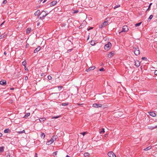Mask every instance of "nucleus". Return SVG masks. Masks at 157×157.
Returning <instances> with one entry per match:
<instances>
[{"label":"nucleus","mask_w":157,"mask_h":157,"mask_svg":"<svg viewBox=\"0 0 157 157\" xmlns=\"http://www.w3.org/2000/svg\"><path fill=\"white\" fill-rule=\"evenodd\" d=\"M151 146H148V147H146V148L144 149V151H147V150L151 149Z\"/></svg>","instance_id":"nucleus-20"},{"label":"nucleus","mask_w":157,"mask_h":157,"mask_svg":"<svg viewBox=\"0 0 157 157\" xmlns=\"http://www.w3.org/2000/svg\"><path fill=\"white\" fill-rule=\"evenodd\" d=\"M141 22L137 23L135 24V26L136 27L139 26L141 25Z\"/></svg>","instance_id":"nucleus-33"},{"label":"nucleus","mask_w":157,"mask_h":157,"mask_svg":"<svg viewBox=\"0 0 157 157\" xmlns=\"http://www.w3.org/2000/svg\"><path fill=\"white\" fill-rule=\"evenodd\" d=\"M31 29L30 28H28L26 30V33H29L31 31Z\"/></svg>","instance_id":"nucleus-18"},{"label":"nucleus","mask_w":157,"mask_h":157,"mask_svg":"<svg viewBox=\"0 0 157 157\" xmlns=\"http://www.w3.org/2000/svg\"><path fill=\"white\" fill-rule=\"evenodd\" d=\"M133 48L134 50V53L135 54L136 56L139 55L140 54V51L139 48L138 47L134 48Z\"/></svg>","instance_id":"nucleus-5"},{"label":"nucleus","mask_w":157,"mask_h":157,"mask_svg":"<svg viewBox=\"0 0 157 157\" xmlns=\"http://www.w3.org/2000/svg\"><path fill=\"white\" fill-rule=\"evenodd\" d=\"M90 43L91 45L92 46L94 45L95 44V42L94 41H91L90 42Z\"/></svg>","instance_id":"nucleus-25"},{"label":"nucleus","mask_w":157,"mask_h":157,"mask_svg":"<svg viewBox=\"0 0 157 157\" xmlns=\"http://www.w3.org/2000/svg\"><path fill=\"white\" fill-rule=\"evenodd\" d=\"M4 54L5 55H6V52H5L4 53Z\"/></svg>","instance_id":"nucleus-60"},{"label":"nucleus","mask_w":157,"mask_h":157,"mask_svg":"<svg viewBox=\"0 0 157 157\" xmlns=\"http://www.w3.org/2000/svg\"><path fill=\"white\" fill-rule=\"evenodd\" d=\"M102 105L101 104H98L97 103L94 104L93 105V107L94 108H99L101 107Z\"/></svg>","instance_id":"nucleus-8"},{"label":"nucleus","mask_w":157,"mask_h":157,"mask_svg":"<svg viewBox=\"0 0 157 157\" xmlns=\"http://www.w3.org/2000/svg\"><path fill=\"white\" fill-rule=\"evenodd\" d=\"M152 4V3H150V4H149V6H148V8L147 9V10H146V12H147V10H149V8H150V7H151V5Z\"/></svg>","instance_id":"nucleus-35"},{"label":"nucleus","mask_w":157,"mask_h":157,"mask_svg":"<svg viewBox=\"0 0 157 157\" xmlns=\"http://www.w3.org/2000/svg\"><path fill=\"white\" fill-rule=\"evenodd\" d=\"M108 25V22L106 21H105L103 23L99 25V28L100 29H102L104 28L105 26Z\"/></svg>","instance_id":"nucleus-6"},{"label":"nucleus","mask_w":157,"mask_h":157,"mask_svg":"<svg viewBox=\"0 0 157 157\" xmlns=\"http://www.w3.org/2000/svg\"><path fill=\"white\" fill-rule=\"evenodd\" d=\"M48 78L49 80H51L52 78V77L51 76L49 75L48 76Z\"/></svg>","instance_id":"nucleus-42"},{"label":"nucleus","mask_w":157,"mask_h":157,"mask_svg":"<svg viewBox=\"0 0 157 157\" xmlns=\"http://www.w3.org/2000/svg\"><path fill=\"white\" fill-rule=\"evenodd\" d=\"M148 113L152 117H155L156 116V113L153 112H150Z\"/></svg>","instance_id":"nucleus-9"},{"label":"nucleus","mask_w":157,"mask_h":157,"mask_svg":"<svg viewBox=\"0 0 157 157\" xmlns=\"http://www.w3.org/2000/svg\"><path fill=\"white\" fill-rule=\"evenodd\" d=\"M10 155L9 154H7L6 155V157H10Z\"/></svg>","instance_id":"nucleus-51"},{"label":"nucleus","mask_w":157,"mask_h":157,"mask_svg":"<svg viewBox=\"0 0 157 157\" xmlns=\"http://www.w3.org/2000/svg\"><path fill=\"white\" fill-rule=\"evenodd\" d=\"M28 79V77H27V76H26L25 77V80H27Z\"/></svg>","instance_id":"nucleus-52"},{"label":"nucleus","mask_w":157,"mask_h":157,"mask_svg":"<svg viewBox=\"0 0 157 157\" xmlns=\"http://www.w3.org/2000/svg\"><path fill=\"white\" fill-rule=\"evenodd\" d=\"M79 29H81L82 28V25L81 24L79 27Z\"/></svg>","instance_id":"nucleus-49"},{"label":"nucleus","mask_w":157,"mask_h":157,"mask_svg":"<svg viewBox=\"0 0 157 157\" xmlns=\"http://www.w3.org/2000/svg\"><path fill=\"white\" fill-rule=\"evenodd\" d=\"M4 147H0V152H2L4 151Z\"/></svg>","instance_id":"nucleus-22"},{"label":"nucleus","mask_w":157,"mask_h":157,"mask_svg":"<svg viewBox=\"0 0 157 157\" xmlns=\"http://www.w3.org/2000/svg\"><path fill=\"white\" fill-rule=\"evenodd\" d=\"M14 89V88H10V90H13Z\"/></svg>","instance_id":"nucleus-59"},{"label":"nucleus","mask_w":157,"mask_h":157,"mask_svg":"<svg viewBox=\"0 0 157 157\" xmlns=\"http://www.w3.org/2000/svg\"><path fill=\"white\" fill-rule=\"evenodd\" d=\"M35 157H37V154L36 153L35 154Z\"/></svg>","instance_id":"nucleus-57"},{"label":"nucleus","mask_w":157,"mask_h":157,"mask_svg":"<svg viewBox=\"0 0 157 157\" xmlns=\"http://www.w3.org/2000/svg\"><path fill=\"white\" fill-rule=\"evenodd\" d=\"M46 2V1L44 0L43 2V3H44L45 2Z\"/></svg>","instance_id":"nucleus-62"},{"label":"nucleus","mask_w":157,"mask_h":157,"mask_svg":"<svg viewBox=\"0 0 157 157\" xmlns=\"http://www.w3.org/2000/svg\"><path fill=\"white\" fill-rule=\"evenodd\" d=\"M111 44L110 42H108L107 44H105L104 47V49L105 50H109L111 48Z\"/></svg>","instance_id":"nucleus-3"},{"label":"nucleus","mask_w":157,"mask_h":157,"mask_svg":"<svg viewBox=\"0 0 157 157\" xmlns=\"http://www.w3.org/2000/svg\"><path fill=\"white\" fill-rule=\"evenodd\" d=\"M25 70H28V69L27 68H26V67H25Z\"/></svg>","instance_id":"nucleus-58"},{"label":"nucleus","mask_w":157,"mask_h":157,"mask_svg":"<svg viewBox=\"0 0 157 157\" xmlns=\"http://www.w3.org/2000/svg\"><path fill=\"white\" fill-rule=\"evenodd\" d=\"M57 152H58L57 151H56L54 152L53 153V155L54 156H55L56 155H57Z\"/></svg>","instance_id":"nucleus-32"},{"label":"nucleus","mask_w":157,"mask_h":157,"mask_svg":"<svg viewBox=\"0 0 157 157\" xmlns=\"http://www.w3.org/2000/svg\"><path fill=\"white\" fill-rule=\"evenodd\" d=\"M48 14L46 13V11H43L41 13L39 16L40 18L42 19L43 18L45 17Z\"/></svg>","instance_id":"nucleus-2"},{"label":"nucleus","mask_w":157,"mask_h":157,"mask_svg":"<svg viewBox=\"0 0 157 157\" xmlns=\"http://www.w3.org/2000/svg\"><path fill=\"white\" fill-rule=\"evenodd\" d=\"M154 74L155 75H157V70H155V71Z\"/></svg>","instance_id":"nucleus-44"},{"label":"nucleus","mask_w":157,"mask_h":157,"mask_svg":"<svg viewBox=\"0 0 157 157\" xmlns=\"http://www.w3.org/2000/svg\"><path fill=\"white\" fill-rule=\"evenodd\" d=\"M86 132H83L82 133H81V134H82L83 136H84L86 133Z\"/></svg>","instance_id":"nucleus-45"},{"label":"nucleus","mask_w":157,"mask_h":157,"mask_svg":"<svg viewBox=\"0 0 157 157\" xmlns=\"http://www.w3.org/2000/svg\"><path fill=\"white\" fill-rule=\"evenodd\" d=\"M25 132V131L24 130H23L21 131H19L18 132V133L19 134H21L22 133H24Z\"/></svg>","instance_id":"nucleus-31"},{"label":"nucleus","mask_w":157,"mask_h":157,"mask_svg":"<svg viewBox=\"0 0 157 157\" xmlns=\"http://www.w3.org/2000/svg\"><path fill=\"white\" fill-rule=\"evenodd\" d=\"M114 55V52H109L107 55L108 57L109 58H111Z\"/></svg>","instance_id":"nucleus-10"},{"label":"nucleus","mask_w":157,"mask_h":157,"mask_svg":"<svg viewBox=\"0 0 157 157\" xmlns=\"http://www.w3.org/2000/svg\"><path fill=\"white\" fill-rule=\"evenodd\" d=\"M10 130L9 128L6 129L4 130V132L5 133H8L9 132Z\"/></svg>","instance_id":"nucleus-21"},{"label":"nucleus","mask_w":157,"mask_h":157,"mask_svg":"<svg viewBox=\"0 0 157 157\" xmlns=\"http://www.w3.org/2000/svg\"><path fill=\"white\" fill-rule=\"evenodd\" d=\"M135 65L136 67H138L140 66V63L139 61L136 60V61H135Z\"/></svg>","instance_id":"nucleus-12"},{"label":"nucleus","mask_w":157,"mask_h":157,"mask_svg":"<svg viewBox=\"0 0 157 157\" xmlns=\"http://www.w3.org/2000/svg\"><path fill=\"white\" fill-rule=\"evenodd\" d=\"M157 127V125H156L155 126H154L153 128H155Z\"/></svg>","instance_id":"nucleus-55"},{"label":"nucleus","mask_w":157,"mask_h":157,"mask_svg":"<svg viewBox=\"0 0 157 157\" xmlns=\"http://www.w3.org/2000/svg\"><path fill=\"white\" fill-rule=\"evenodd\" d=\"M40 13V10H37L34 13L36 16H38Z\"/></svg>","instance_id":"nucleus-17"},{"label":"nucleus","mask_w":157,"mask_h":157,"mask_svg":"<svg viewBox=\"0 0 157 157\" xmlns=\"http://www.w3.org/2000/svg\"><path fill=\"white\" fill-rule=\"evenodd\" d=\"M45 120L46 118L45 117H43L40 118L39 120L40 122L43 123Z\"/></svg>","instance_id":"nucleus-16"},{"label":"nucleus","mask_w":157,"mask_h":157,"mask_svg":"<svg viewBox=\"0 0 157 157\" xmlns=\"http://www.w3.org/2000/svg\"><path fill=\"white\" fill-rule=\"evenodd\" d=\"M7 2V1L6 0H4L3 1L2 3L3 4H6Z\"/></svg>","instance_id":"nucleus-41"},{"label":"nucleus","mask_w":157,"mask_h":157,"mask_svg":"<svg viewBox=\"0 0 157 157\" xmlns=\"http://www.w3.org/2000/svg\"><path fill=\"white\" fill-rule=\"evenodd\" d=\"M96 67L95 66H92V67H90L86 71H90L91 70H93Z\"/></svg>","instance_id":"nucleus-13"},{"label":"nucleus","mask_w":157,"mask_h":157,"mask_svg":"<svg viewBox=\"0 0 157 157\" xmlns=\"http://www.w3.org/2000/svg\"><path fill=\"white\" fill-rule=\"evenodd\" d=\"M58 89H61L63 88V86H58Z\"/></svg>","instance_id":"nucleus-46"},{"label":"nucleus","mask_w":157,"mask_h":157,"mask_svg":"<svg viewBox=\"0 0 157 157\" xmlns=\"http://www.w3.org/2000/svg\"><path fill=\"white\" fill-rule=\"evenodd\" d=\"M6 36V35L4 34H2L0 36V39H2L3 38H5Z\"/></svg>","instance_id":"nucleus-27"},{"label":"nucleus","mask_w":157,"mask_h":157,"mask_svg":"<svg viewBox=\"0 0 157 157\" xmlns=\"http://www.w3.org/2000/svg\"><path fill=\"white\" fill-rule=\"evenodd\" d=\"M93 29V27H91L90 28H88L87 29V30L88 31H89L90 30V29Z\"/></svg>","instance_id":"nucleus-47"},{"label":"nucleus","mask_w":157,"mask_h":157,"mask_svg":"<svg viewBox=\"0 0 157 157\" xmlns=\"http://www.w3.org/2000/svg\"><path fill=\"white\" fill-rule=\"evenodd\" d=\"M72 49H69V50H68V51H71Z\"/></svg>","instance_id":"nucleus-63"},{"label":"nucleus","mask_w":157,"mask_h":157,"mask_svg":"<svg viewBox=\"0 0 157 157\" xmlns=\"http://www.w3.org/2000/svg\"><path fill=\"white\" fill-rule=\"evenodd\" d=\"M6 82L5 80L1 81L0 84L2 85H5L6 84Z\"/></svg>","instance_id":"nucleus-15"},{"label":"nucleus","mask_w":157,"mask_h":157,"mask_svg":"<svg viewBox=\"0 0 157 157\" xmlns=\"http://www.w3.org/2000/svg\"><path fill=\"white\" fill-rule=\"evenodd\" d=\"M153 17V16L152 15H150V16L149 17L148 19L150 20Z\"/></svg>","instance_id":"nucleus-34"},{"label":"nucleus","mask_w":157,"mask_h":157,"mask_svg":"<svg viewBox=\"0 0 157 157\" xmlns=\"http://www.w3.org/2000/svg\"><path fill=\"white\" fill-rule=\"evenodd\" d=\"M142 59L144 60H146L147 59L145 57H143L142 58Z\"/></svg>","instance_id":"nucleus-40"},{"label":"nucleus","mask_w":157,"mask_h":157,"mask_svg":"<svg viewBox=\"0 0 157 157\" xmlns=\"http://www.w3.org/2000/svg\"><path fill=\"white\" fill-rule=\"evenodd\" d=\"M108 155L109 157H116V156L112 151H109L108 153Z\"/></svg>","instance_id":"nucleus-7"},{"label":"nucleus","mask_w":157,"mask_h":157,"mask_svg":"<svg viewBox=\"0 0 157 157\" xmlns=\"http://www.w3.org/2000/svg\"><path fill=\"white\" fill-rule=\"evenodd\" d=\"M68 104H69V103L67 102V103H62V104L61 105L62 106H66V105H68Z\"/></svg>","instance_id":"nucleus-28"},{"label":"nucleus","mask_w":157,"mask_h":157,"mask_svg":"<svg viewBox=\"0 0 157 157\" xmlns=\"http://www.w3.org/2000/svg\"><path fill=\"white\" fill-rule=\"evenodd\" d=\"M2 134L1 133H0V137H2Z\"/></svg>","instance_id":"nucleus-56"},{"label":"nucleus","mask_w":157,"mask_h":157,"mask_svg":"<svg viewBox=\"0 0 157 157\" xmlns=\"http://www.w3.org/2000/svg\"><path fill=\"white\" fill-rule=\"evenodd\" d=\"M5 21H4L0 25L1 26H2V25L5 22Z\"/></svg>","instance_id":"nucleus-50"},{"label":"nucleus","mask_w":157,"mask_h":157,"mask_svg":"<svg viewBox=\"0 0 157 157\" xmlns=\"http://www.w3.org/2000/svg\"><path fill=\"white\" fill-rule=\"evenodd\" d=\"M30 115V113H26L24 117L25 118H26L29 116Z\"/></svg>","instance_id":"nucleus-19"},{"label":"nucleus","mask_w":157,"mask_h":157,"mask_svg":"<svg viewBox=\"0 0 157 157\" xmlns=\"http://www.w3.org/2000/svg\"><path fill=\"white\" fill-rule=\"evenodd\" d=\"M105 132V129L104 128H102L101 129V130L99 132L100 133H104Z\"/></svg>","instance_id":"nucleus-30"},{"label":"nucleus","mask_w":157,"mask_h":157,"mask_svg":"<svg viewBox=\"0 0 157 157\" xmlns=\"http://www.w3.org/2000/svg\"><path fill=\"white\" fill-rule=\"evenodd\" d=\"M83 105L82 103H78V105Z\"/></svg>","instance_id":"nucleus-53"},{"label":"nucleus","mask_w":157,"mask_h":157,"mask_svg":"<svg viewBox=\"0 0 157 157\" xmlns=\"http://www.w3.org/2000/svg\"><path fill=\"white\" fill-rule=\"evenodd\" d=\"M99 71H104V69L103 68H101L100 69Z\"/></svg>","instance_id":"nucleus-43"},{"label":"nucleus","mask_w":157,"mask_h":157,"mask_svg":"<svg viewBox=\"0 0 157 157\" xmlns=\"http://www.w3.org/2000/svg\"><path fill=\"white\" fill-rule=\"evenodd\" d=\"M26 61H24L23 62H22V64L23 66H25H25L26 65Z\"/></svg>","instance_id":"nucleus-29"},{"label":"nucleus","mask_w":157,"mask_h":157,"mask_svg":"<svg viewBox=\"0 0 157 157\" xmlns=\"http://www.w3.org/2000/svg\"><path fill=\"white\" fill-rule=\"evenodd\" d=\"M72 10L73 11L72 13L73 14L77 13L78 12V10Z\"/></svg>","instance_id":"nucleus-23"},{"label":"nucleus","mask_w":157,"mask_h":157,"mask_svg":"<svg viewBox=\"0 0 157 157\" xmlns=\"http://www.w3.org/2000/svg\"><path fill=\"white\" fill-rule=\"evenodd\" d=\"M50 96L53 99H56L59 97V94L57 93H52L50 94Z\"/></svg>","instance_id":"nucleus-1"},{"label":"nucleus","mask_w":157,"mask_h":157,"mask_svg":"<svg viewBox=\"0 0 157 157\" xmlns=\"http://www.w3.org/2000/svg\"><path fill=\"white\" fill-rule=\"evenodd\" d=\"M52 143L50 142V141L49 140V141H48L46 143V144L47 145H49L50 144H51Z\"/></svg>","instance_id":"nucleus-36"},{"label":"nucleus","mask_w":157,"mask_h":157,"mask_svg":"<svg viewBox=\"0 0 157 157\" xmlns=\"http://www.w3.org/2000/svg\"><path fill=\"white\" fill-rule=\"evenodd\" d=\"M40 136L42 138L44 139L45 137V134L44 133H42L41 134Z\"/></svg>","instance_id":"nucleus-24"},{"label":"nucleus","mask_w":157,"mask_h":157,"mask_svg":"<svg viewBox=\"0 0 157 157\" xmlns=\"http://www.w3.org/2000/svg\"><path fill=\"white\" fill-rule=\"evenodd\" d=\"M128 30V28L127 26L124 25L123 27L122 30L119 32V33H120L122 32H126Z\"/></svg>","instance_id":"nucleus-4"},{"label":"nucleus","mask_w":157,"mask_h":157,"mask_svg":"<svg viewBox=\"0 0 157 157\" xmlns=\"http://www.w3.org/2000/svg\"><path fill=\"white\" fill-rule=\"evenodd\" d=\"M56 136H53L52 138L53 139V140L54 141L56 140Z\"/></svg>","instance_id":"nucleus-37"},{"label":"nucleus","mask_w":157,"mask_h":157,"mask_svg":"<svg viewBox=\"0 0 157 157\" xmlns=\"http://www.w3.org/2000/svg\"><path fill=\"white\" fill-rule=\"evenodd\" d=\"M57 1H53L50 3V6H54V5H56V3H57Z\"/></svg>","instance_id":"nucleus-14"},{"label":"nucleus","mask_w":157,"mask_h":157,"mask_svg":"<svg viewBox=\"0 0 157 157\" xmlns=\"http://www.w3.org/2000/svg\"><path fill=\"white\" fill-rule=\"evenodd\" d=\"M89 36H88V37L87 38V40H88L89 39Z\"/></svg>","instance_id":"nucleus-61"},{"label":"nucleus","mask_w":157,"mask_h":157,"mask_svg":"<svg viewBox=\"0 0 157 157\" xmlns=\"http://www.w3.org/2000/svg\"><path fill=\"white\" fill-rule=\"evenodd\" d=\"M66 157H70L69 156H68V155H67L66 156Z\"/></svg>","instance_id":"nucleus-64"},{"label":"nucleus","mask_w":157,"mask_h":157,"mask_svg":"<svg viewBox=\"0 0 157 157\" xmlns=\"http://www.w3.org/2000/svg\"><path fill=\"white\" fill-rule=\"evenodd\" d=\"M120 5H116V6H115L114 7V9H115L118 7H120Z\"/></svg>","instance_id":"nucleus-38"},{"label":"nucleus","mask_w":157,"mask_h":157,"mask_svg":"<svg viewBox=\"0 0 157 157\" xmlns=\"http://www.w3.org/2000/svg\"><path fill=\"white\" fill-rule=\"evenodd\" d=\"M89 155V154L88 152H85L84 154V155L85 157L88 156Z\"/></svg>","instance_id":"nucleus-26"},{"label":"nucleus","mask_w":157,"mask_h":157,"mask_svg":"<svg viewBox=\"0 0 157 157\" xmlns=\"http://www.w3.org/2000/svg\"><path fill=\"white\" fill-rule=\"evenodd\" d=\"M58 117H53L52 118H57Z\"/></svg>","instance_id":"nucleus-54"},{"label":"nucleus","mask_w":157,"mask_h":157,"mask_svg":"<svg viewBox=\"0 0 157 157\" xmlns=\"http://www.w3.org/2000/svg\"><path fill=\"white\" fill-rule=\"evenodd\" d=\"M153 127H154V126H151V127H150V128H149V129H151V130H152V129H154V128H153Z\"/></svg>","instance_id":"nucleus-48"},{"label":"nucleus","mask_w":157,"mask_h":157,"mask_svg":"<svg viewBox=\"0 0 157 157\" xmlns=\"http://www.w3.org/2000/svg\"><path fill=\"white\" fill-rule=\"evenodd\" d=\"M49 141H50V142L51 143H52L54 142V140H53V139L51 138V139L49 140Z\"/></svg>","instance_id":"nucleus-39"},{"label":"nucleus","mask_w":157,"mask_h":157,"mask_svg":"<svg viewBox=\"0 0 157 157\" xmlns=\"http://www.w3.org/2000/svg\"><path fill=\"white\" fill-rule=\"evenodd\" d=\"M41 49L40 46H38L37 48H36L34 51V53H36L39 52Z\"/></svg>","instance_id":"nucleus-11"}]
</instances>
